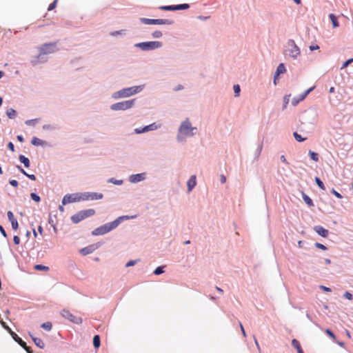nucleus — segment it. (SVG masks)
<instances>
[{
	"instance_id": "nucleus-58",
	"label": "nucleus",
	"mask_w": 353,
	"mask_h": 353,
	"mask_svg": "<svg viewBox=\"0 0 353 353\" xmlns=\"http://www.w3.org/2000/svg\"><path fill=\"white\" fill-rule=\"evenodd\" d=\"M13 241L15 245H19L20 243V239L17 235L14 236Z\"/></svg>"
},
{
	"instance_id": "nucleus-28",
	"label": "nucleus",
	"mask_w": 353,
	"mask_h": 353,
	"mask_svg": "<svg viewBox=\"0 0 353 353\" xmlns=\"http://www.w3.org/2000/svg\"><path fill=\"white\" fill-rule=\"evenodd\" d=\"M262 149H263V143L259 144L258 147L256 149L255 152H254V161H258V159H259V157L261 155Z\"/></svg>"
},
{
	"instance_id": "nucleus-46",
	"label": "nucleus",
	"mask_w": 353,
	"mask_h": 353,
	"mask_svg": "<svg viewBox=\"0 0 353 353\" xmlns=\"http://www.w3.org/2000/svg\"><path fill=\"white\" fill-rule=\"evenodd\" d=\"M233 89H234V96L236 97H239L240 94V92H241V88H240L239 85H238V84L234 85L233 86Z\"/></svg>"
},
{
	"instance_id": "nucleus-7",
	"label": "nucleus",
	"mask_w": 353,
	"mask_h": 353,
	"mask_svg": "<svg viewBox=\"0 0 353 353\" xmlns=\"http://www.w3.org/2000/svg\"><path fill=\"white\" fill-rule=\"evenodd\" d=\"M134 46L143 51H151L161 48L163 46V43L159 41H150L137 43Z\"/></svg>"
},
{
	"instance_id": "nucleus-57",
	"label": "nucleus",
	"mask_w": 353,
	"mask_h": 353,
	"mask_svg": "<svg viewBox=\"0 0 353 353\" xmlns=\"http://www.w3.org/2000/svg\"><path fill=\"white\" fill-rule=\"evenodd\" d=\"M48 223L53 227L54 230L56 231L57 228H56L55 223H54V221L52 220V219L51 218L50 215V219L48 220Z\"/></svg>"
},
{
	"instance_id": "nucleus-61",
	"label": "nucleus",
	"mask_w": 353,
	"mask_h": 353,
	"mask_svg": "<svg viewBox=\"0 0 353 353\" xmlns=\"http://www.w3.org/2000/svg\"><path fill=\"white\" fill-rule=\"evenodd\" d=\"M183 86L181 84H178L176 86L174 87V91H179L183 90Z\"/></svg>"
},
{
	"instance_id": "nucleus-27",
	"label": "nucleus",
	"mask_w": 353,
	"mask_h": 353,
	"mask_svg": "<svg viewBox=\"0 0 353 353\" xmlns=\"http://www.w3.org/2000/svg\"><path fill=\"white\" fill-rule=\"evenodd\" d=\"M302 197L305 203L310 207L314 206V203L311 198L305 194L304 192H302Z\"/></svg>"
},
{
	"instance_id": "nucleus-34",
	"label": "nucleus",
	"mask_w": 353,
	"mask_h": 353,
	"mask_svg": "<svg viewBox=\"0 0 353 353\" xmlns=\"http://www.w3.org/2000/svg\"><path fill=\"white\" fill-rule=\"evenodd\" d=\"M314 180H315V182H316V185H318V187L320 189H321L323 190H324L325 189L324 183H323V181L321 180V179L319 177L316 176Z\"/></svg>"
},
{
	"instance_id": "nucleus-17",
	"label": "nucleus",
	"mask_w": 353,
	"mask_h": 353,
	"mask_svg": "<svg viewBox=\"0 0 353 353\" xmlns=\"http://www.w3.org/2000/svg\"><path fill=\"white\" fill-rule=\"evenodd\" d=\"M286 72V68H285V66L284 65V63H280L277 68H276V70L274 72V83L276 84V78L281 74H283Z\"/></svg>"
},
{
	"instance_id": "nucleus-12",
	"label": "nucleus",
	"mask_w": 353,
	"mask_h": 353,
	"mask_svg": "<svg viewBox=\"0 0 353 353\" xmlns=\"http://www.w3.org/2000/svg\"><path fill=\"white\" fill-rule=\"evenodd\" d=\"M161 125H157L156 123H152L150 125H145L143 128H137L134 130V133L139 134L142 133H145L149 131H154L159 128H160Z\"/></svg>"
},
{
	"instance_id": "nucleus-38",
	"label": "nucleus",
	"mask_w": 353,
	"mask_h": 353,
	"mask_svg": "<svg viewBox=\"0 0 353 353\" xmlns=\"http://www.w3.org/2000/svg\"><path fill=\"white\" fill-rule=\"evenodd\" d=\"M291 95L290 94H286L283 97V110L286 109L288 104L289 103Z\"/></svg>"
},
{
	"instance_id": "nucleus-44",
	"label": "nucleus",
	"mask_w": 353,
	"mask_h": 353,
	"mask_svg": "<svg viewBox=\"0 0 353 353\" xmlns=\"http://www.w3.org/2000/svg\"><path fill=\"white\" fill-rule=\"evenodd\" d=\"M163 36V33L160 30H155L152 33V37L154 39H159Z\"/></svg>"
},
{
	"instance_id": "nucleus-20",
	"label": "nucleus",
	"mask_w": 353,
	"mask_h": 353,
	"mask_svg": "<svg viewBox=\"0 0 353 353\" xmlns=\"http://www.w3.org/2000/svg\"><path fill=\"white\" fill-rule=\"evenodd\" d=\"M28 334L37 347L41 349L44 348L45 344L41 339L34 336L30 332Z\"/></svg>"
},
{
	"instance_id": "nucleus-33",
	"label": "nucleus",
	"mask_w": 353,
	"mask_h": 353,
	"mask_svg": "<svg viewBox=\"0 0 353 353\" xmlns=\"http://www.w3.org/2000/svg\"><path fill=\"white\" fill-rule=\"evenodd\" d=\"M101 341L99 335H95L93 337V345L95 348H98L100 346Z\"/></svg>"
},
{
	"instance_id": "nucleus-25",
	"label": "nucleus",
	"mask_w": 353,
	"mask_h": 353,
	"mask_svg": "<svg viewBox=\"0 0 353 353\" xmlns=\"http://www.w3.org/2000/svg\"><path fill=\"white\" fill-rule=\"evenodd\" d=\"M19 161L21 163H23L26 168H28L30 166V159L28 157H25L24 155L20 154L19 157Z\"/></svg>"
},
{
	"instance_id": "nucleus-54",
	"label": "nucleus",
	"mask_w": 353,
	"mask_h": 353,
	"mask_svg": "<svg viewBox=\"0 0 353 353\" xmlns=\"http://www.w3.org/2000/svg\"><path fill=\"white\" fill-rule=\"evenodd\" d=\"M57 0H54L52 3H51L48 8V10H53L54 8H55L56 6H57Z\"/></svg>"
},
{
	"instance_id": "nucleus-5",
	"label": "nucleus",
	"mask_w": 353,
	"mask_h": 353,
	"mask_svg": "<svg viewBox=\"0 0 353 353\" xmlns=\"http://www.w3.org/2000/svg\"><path fill=\"white\" fill-rule=\"evenodd\" d=\"M285 54L293 60H297L301 56V49L296 44L294 39L288 40Z\"/></svg>"
},
{
	"instance_id": "nucleus-10",
	"label": "nucleus",
	"mask_w": 353,
	"mask_h": 353,
	"mask_svg": "<svg viewBox=\"0 0 353 353\" xmlns=\"http://www.w3.org/2000/svg\"><path fill=\"white\" fill-rule=\"evenodd\" d=\"M61 315L65 319H68L70 322L75 324H81L82 323V319L73 315L70 311L67 310H62L61 311Z\"/></svg>"
},
{
	"instance_id": "nucleus-39",
	"label": "nucleus",
	"mask_w": 353,
	"mask_h": 353,
	"mask_svg": "<svg viewBox=\"0 0 353 353\" xmlns=\"http://www.w3.org/2000/svg\"><path fill=\"white\" fill-rule=\"evenodd\" d=\"M189 8H190V6L188 3L179 4V5L175 6V10H186Z\"/></svg>"
},
{
	"instance_id": "nucleus-23",
	"label": "nucleus",
	"mask_w": 353,
	"mask_h": 353,
	"mask_svg": "<svg viewBox=\"0 0 353 353\" xmlns=\"http://www.w3.org/2000/svg\"><path fill=\"white\" fill-rule=\"evenodd\" d=\"M17 168L18 169V170L20 172H21L23 175L27 176L28 179H31L32 181H35L36 180V176H35L34 174L27 173L26 172V170L21 165H17Z\"/></svg>"
},
{
	"instance_id": "nucleus-55",
	"label": "nucleus",
	"mask_w": 353,
	"mask_h": 353,
	"mask_svg": "<svg viewBox=\"0 0 353 353\" xmlns=\"http://www.w3.org/2000/svg\"><path fill=\"white\" fill-rule=\"evenodd\" d=\"M343 297L348 300H351L353 298L352 294L347 291L343 294Z\"/></svg>"
},
{
	"instance_id": "nucleus-26",
	"label": "nucleus",
	"mask_w": 353,
	"mask_h": 353,
	"mask_svg": "<svg viewBox=\"0 0 353 353\" xmlns=\"http://www.w3.org/2000/svg\"><path fill=\"white\" fill-rule=\"evenodd\" d=\"M81 212L83 214V218L85 219V218L93 216L95 214V210L94 209H88L81 210Z\"/></svg>"
},
{
	"instance_id": "nucleus-29",
	"label": "nucleus",
	"mask_w": 353,
	"mask_h": 353,
	"mask_svg": "<svg viewBox=\"0 0 353 353\" xmlns=\"http://www.w3.org/2000/svg\"><path fill=\"white\" fill-rule=\"evenodd\" d=\"M6 115L8 116V117L9 119H13L16 118V117H17V112L13 108H8L6 110Z\"/></svg>"
},
{
	"instance_id": "nucleus-64",
	"label": "nucleus",
	"mask_w": 353,
	"mask_h": 353,
	"mask_svg": "<svg viewBox=\"0 0 353 353\" xmlns=\"http://www.w3.org/2000/svg\"><path fill=\"white\" fill-rule=\"evenodd\" d=\"M8 147L12 152L14 151V145L12 142H9L8 144Z\"/></svg>"
},
{
	"instance_id": "nucleus-14",
	"label": "nucleus",
	"mask_w": 353,
	"mask_h": 353,
	"mask_svg": "<svg viewBox=\"0 0 353 353\" xmlns=\"http://www.w3.org/2000/svg\"><path fill=\"white\" fill-rule=\"evenodd\" d=\"M314 89V87H312L307 90H306L305 91H304L303 93L300 94L299 96L297 97H294L292 100V105L293 106H296L297 105L299 102L302 101L303 100H304L306 97Z\"/></svg>"
},
{
	"instance_id": "nucleus-35",
	"label": "nucleus",
	"mask_w": 353,
	"mask_h": 353,
	"mask_svg": "<svg viewBox=\"0 0 353 353\" xmlns=\"http://www.w3.org/2000/svg\"><path fill=\"white\" fill-rule=\"evenodd\" d=\"M39 121L38 119L26 120L25 124L28 126H34Z\"/></svg>"
},
{
	"instance_id": "nucleus-4",
	"label": "nucleus",
	"mask_w": 353,
	"mask_h": 353,
	"mask_svg": "<svg viewBox=\"0 0 353 353\" xmlns=\"http://www.w3.org/2000/svg\"><path fill=\"white\" fill-rule=\"evenodd\" d=\"M144 88V85H134L128 88H122L113 92L111 98L117 100L119 99L128 98L141 92Z\"/></svg>"
},
{
	"instance_id": "nucleus-19",
	"label": "nucleus",
	"mask_w": 353,
	"mask_h": 353,
	"mask_svg": "<svg viewBox=\"0 0 353 353\" xmlns=\"http://www.w3.org/2000/svg\"><path fill=\"white\" fill-rule=\"evenodd\" d=\"M314 231L321 236L322 237H327L329 234V231L326 229H325L321 225H316L314 228Z\"/></svg>"
},
{
	"instance_id": "nucleus-47",
	"label": "nucleus",
	"mask_w": 353,
	"mask_h": 353,
	"mask_svg": "<svg viewBox=\"0 0 353 353\" xmlns=\"http://www.w3.org/2000/svg\"><path fill=\"white\" fill-rule=\"evenodd\" d=\"M353 62V57L344 61L342 64L341 69H344L347 67L350 63Z\"/></svg>"
},
{
	"instance_id": "nucleus-50",
	"label": "nucleus",
	"mask_w": 353,
	"mask_h": 353,
	"mask_svg": "<svg viewBox=\"0 0 353 353\" xmlns=\"http://www.w3.org/2000/svg\"><path fill=\"white\" fill-rule=\"evenodd\" d=\"M34 268L37 270H48L49 269L48 267L44 266L43 265H36Z\"/></svg>"
},
{
	"instance_id": "nucleus-22",
	"label": "nucleus",
	"mask_w": 353,
	"mask_h": 353,
	"mask_svg": "<svg viewBox=\"0 0 353 353\" xmlns=\"http://www.w3.org/2000/svg\"><path fill=\"white\" fill-rule=\"evenodd\" d=\"M31 143L35 146H45L47 145V143L45 141H43L36 137H34L32 139Z\"/></svg>"
},
{
	"instance_id": "nucleus-51",
	"label": "nucleus",
	"mask_w": 353,
	"mask_h": 353,
	"mask_svg": "<svg viewBox=\"0 0 353 353\" xmlns=\"http://www.w3.org/2000/svg\"><path fill=\"white\" fill-rule=\"evenodd\" d=\"M331 192L338 199H342V195L338 192L334 188H332Z\"/></svg>"
},
{
	"instance_id": "nucleus-37",
	"label": "nucleus",
	"mask_w": 353,
	"mask_h": 353,
	"mask_svg": "<svg viewBox=\"0 0 353 353\" xmlns=\"http://www.w3.org/2000/svg\"><path fill=\"white\" fill-rule=\"evenodd\" d=\"M309 154L311 159H312L314 161L316 162L319 161V154L316 152L309 150Z\"/></svg>"
},
{
	"instance_id": "nucleus-45",
	"label": "nucleus",
	"mask_w": 353,
	"mask_h": 353,
	"mask_svg": "<svg viewBox=\"0 0 353 353\" xmlns=\"http://www.w3.org/2000/svg\"><path fill=\"white\" fill-rule=\"evenodd\" d=\"M293 136L294 137V139L298 141V142H302V141H304L306 138H303L299 134H298L296 132H294L293 133Z\"/></svg>"
},
{
	"instance_id": "nucleus-56",
	"label": "nucleus",
	"mask_w": 353,
	"mask_h": 353,
	"mask_svg": "<svg viewBox=\"0 0 353 353\" xmlns=\"http://www.w3.org/2000/svg\"><path fill=\"white\" fill-rule=\"evenodd\" d=\"M9 183H10V184L12 186H13V187H14V188H17V187H18V185H19V183H18V181H17V180H15V179H12V180H10Z\"/></svg>"
},
{
	"instance_id": "nucleus-9",
	"label": "nucleus",
	"mask_w": 353,
	"mask_h": 353,
	"mask_svg": "<svg viewBox=\"0 0 353 353\" xmlns=\"http://www.w3.org/2000/svg\"><path fill=\"white\" fill-rule=\"evenodd\" d=\"M103 197V194L102 193L99 192H81V201H94V200H100Z\"/></svg>"
},
{
	"instance_id": "nucleus-8",
	"label": "nucleus",
	"mask_w": 353,
	"mask_h": 353,
	"mask_svg": "<svg viewBox=\"0 0 353 353\" xmlns=\"http://www.w3.org/2000/svg\"><path fill=\"white\" fill-rule=\"evenodd\" d=\"M140 21L146 25H172L174 21L168 19L140 18Z\"/></svg>"
},
{
	"instance_id": "nucleus-2",
	"label": "nucleus",
	"mask_w": 353,
	"mask_h": 353,
	"mask_svg": "<svg viewBox=\"0 0 353 353\" xmlns=\"http://www.w3.org/2000/svg\"><path fill=\"white\" fill-rule=\"evenodd\" d=\"M198 129L196 126H193L189 118L183 120L178 128L176 134V141L179 143L186 141L188 138H191L196 135Z\"/></svg>"
},
{
	"instance_id": "nucleus-18",
	"label": "nucleus",
	"mask_w": 353,
	"mask_h": 353,
	"mask_svg": "<svg viewBox=\"0 0 353 353\" xmlns=\"http://www.w3.org/2000/svg\"><path fill=\"white\" fill-rule=\"evenodd\" d=\"M196 185V176L192 175L190 179L187 181V187L188 192H192V190Z\"/></svg>"
},
{
	"instance_id": "nucleus-1",
	"label": "nucleus",
	"mask_w": 353,
	"mask_h": 353,
	"mask_svg": "<svg viewBox=\"0 0 353 353\" xmlns=\"http://www.w3.org/2000/svg\"><path fill=\"white\" fill-rule=\"evenodd\" d=\"M38 54L32 56L30 62L32 66L44 63L48 60V55L57 50L56 43H44L37 48Z\"/></svg>"
},
{
	"instance_id": "nucleus-41",
	"label": "nucleus",
	"mask_w": 353,
	"mask_h": 353,
	"mask_svg": "<svg viewBox=\"0 0 353 353\" xmlns=\"http://www.w3.org/2000/svg\"><path fill=\"white\" fill-rule=\"evenodd\" d=\"M161 10L174 11L175 10V6H163L160 7Z\"/></svg>"
},
{
	"instance_id": "nucleus-49",
	"label": "nucleus",
	"mask_w": 353,
	"mask_h": 353,
	"mask_svg": "<svg viewBox=\"0 0 353 353\" xmlns=\"http://www.w3.org/2000/svg\"><path fill=\"white\" fill-rule=\"evenodd\" d=\"M325 333L329 336H330L333 340L334 341H335V339H336V336L334 335V334L333 333V332L330 330V329H326L325 330Z\"/></svg>"
},
{
	"instance_id": "nucleus-3",
	"label": "nucleus",
	"mask_w": 353,
	"mask_h": 353,
	"mask_svg": "<svg viewBox=\"0 0 353 353\" xmlns=\"http://www.w3.org/2000/svg\"><path fill=\"white\" fill-rule=\"evenodd\" d=\"M131 218L132 219L134 218V216H129L127 215L119 216L113 221L103 224L92 230V235L99 236L105 234L110 232V231L113 230L114 229L117 228L122 221L125 220H128Z\"/></svg>"
},
{
	"instance_id": "nucleus-31",
	"label": "nucleus",
	"mask_w": 353,
	"mask_h": 353,
	"mask_svg": "<svg viewBox=\"0 0 353 353\" xmlns=\"http://www.w3.org/2000/svg\"><path fill=\"white\" fill-rule=\"evenodd\" d=\"M292 345L294 347H295L297 350L298 353H303L300 343L296 339H293L292 341Z\"/></svg>"
},
{
	"instance_id": "nucleus-16",
	"label": "nucleus",
	"mask_w": 353,
	"mask_h": 353,
	"mask_svg": "<svg viewBox=\"0 0 353 353\" xmlns=\"http://www.w3.org/2000/svg\"><path fill=\"white\" fill-rule=\"evenodd\" d=\"M7 216H8L9 221L11 223L12 228L14 230H17L18 229V227H19V223H18V221H17V219H15L14 217L12 212L8 211L7 212Z\"/></svg>"
},
{
	"instance_id": "nucleus-40",
	"label": "nucleus",
	"mask_w": 353,
	"mask_h": 353,
	"mask_svg": "<svg viewBox=\"0 0 353 353\" xmlns=\"http://www.w3.org/2000/svg\"><path fill=\"white\" fill-rule=\"evenodd\" d=\"M165 266H159L153 272L155 275H160L164 272Z\"/></svg>"
},
{
	"instance_id": "nucleus-63",
	"label": "nucleus",
	"mask_w": 353,
	"mask_h": 353,
	"mask_svg": "<svg viewBox=\"0 0 353 353\" xmlns=\"http://www.w3.org/2000/svg\"><path fill=\"white\" fill-rule=\"evenodd\" d=\"M320 288L322 289L323 291L326 292H330L331 289L328 287L324 286V285H320Z\"/></svg>"
},
{
	"instance_id": "nucleus-53",
	"label": "nucleus",
	"mask_w": 353,
	"mask_h": 353,
	"mask_svg": "<svg viewBox=\"0 0 353 353\" xmlns=\"http://www.w3.org/2000/svg\"><path fill=\"white\" fill-rule=\"evenodd\" d=\"M137 262V260H130L126 264H125V267L126 268H128V267H131V266H133Z\"/></svg>"
},
{
	"instance_id": "nucleus-42",
	"label": "nucleus",
	"mask_w": 353,
	"mask_h": 353,
	"mask_svg": "<svg viewBox=\"0 0 353 353\" xmlns=\"http://www.w3.org/2000/svg\"><path fill=\"white\" fill-rule=\"evenodd\" d=\"M30 197L34 201L37 203H39L41 201V197L35 192H32L30 194Z\"/></svg>"
},
{
	"instance_id": "nucleus-21",
	"label": "nucleus",
	"mask_w": 353,
	"mask_h": 353,
	"mask_svg": "<svg viewBox=\"0 0 353 353\" xmlns=\"http://www.w3.org/2000/svg\"><path fill=\"white\" fill-rule=\"evenodd\" d=\"M84 219L83 218V214H81V211L78 212L77 213L73 214L71 216V221L74 223H78Z\"/></svg>"
},
{
	"instance_id": "nucleus-13",
	"label": "nucleus",
	"mask_w": 353,
	"mask_h": 353,
	"mask_svg": "<svg viewBox=\"0 0 353 353\" xmlns=\"http://www.w3.org/2000/svg\"><path fill=\"white\" fill-rule=\"evenodd\" d=\"M146 178L147 173L141 172L130 175L128 177V180L130 183L134 184L145 181Z\"/></svg>"
},
{
	"instance_id": "nucleus-48",
	"label": "nucleus",
	"mask_w": 353,
	"mask_h": 353,
	"mask_svg": "<svg viewBox=\"0 0 353 353\" xmlns=\"http://www.w3.org/2000/svg\"><path fill=\"white\" fill-rule=\"evenodd\" d=\"M314 245L316 248L321 249L322 250H324V251L327 250V248L325 245H324L323 244L320 243H315Z\"/></svg>"
},
{
	"instance_id": "nucleus-59",
	"label": "nucleus",
	"mask_w": 353,
	"mask_h": 353,
	"mask_svg": "<svg viewBox=\"0 0 353 353\" xmlns=\"http://www.w3.org/2000/svg\"><path fill=\"white\" fill-rule=\"evenodd\" d=\"M305 243L304 241H298V246H299V248H304V249H307V247H305V246H304Z\"/></svg>"
},
{
	"instance_id": "nucleus-43",
	"label": "nucleus",
	"mask_w": 353,
	"mask_h": 353,
	"mask_svg": "<svg viewBox=\"0 0 353 353\" xmlns=\"http://www.w3.org/2000/svg\"><path fill=\"white\" fill-rule=\"evenodd\" d=\"M41 327L47 331H50L52 329V323L50 322L43 323Z\"/></svg>"
},
{
	"instance_id": "nucleus-60",
	"label": "nucleus",
	"mask_w": 353,
	"mask_h": 353,
	"mask_svg": "<svg viewBox=\"0 0 353 353\" xmlns=\"http://www.w3.org/2000/svg\"><path fill=\"white\" fill-rule=\"evenodd\" d=\"M309 49L311 51L317 50L319 49V46L318 45H311L310 46Z\"/></svg>"
},
{
	"instance_id": "nucleus-24",
	"label": "nucleus",
	"mask_w": 353,
	"mask_h": 353,
	"mask_svg": "<svg viewBox=\"0 0 353 353\" xmlns=\"http://www.w3.org/2000/svg\"><path fill=\"white\" fill-rule=\"evenodd\" d=\"M12 338L23 348H25L26 343L14 333H11Z\"/></svg>"
},
{
	"instance_id": "nucleus-36",
	"label": "nucleus",
	"mask_w": 353,
	"mask_h": 353,
	"mask_svg": "<svg viewBox=\"0 0 353 353\" xmlns=\"http://www.w3.org/2000/svg\"><path fill=\"white\" fill-rule=\"evenodd\" d=\"M110 34L112 37H117L119 35H124L125 34V30H116L112 31L110 33Z\"/></svg>"
},
{
	"instance_id": "nucleus-6",
	"label": "nucleus",
	"mask_w": 353,
	"mask_h": 353,
	"mask_svg": "<svg viewBox=\"0 0 353 353\" xmlns=\"http://www.w3.org/2000/svg\"><path fill=\"white\" fill-rule=\"evenodd\" d=\"M135 103V99L117 102L110 105V110L112 111H125L132 108Z\"/></svg>"
},
{
	"instance_id": "nucleus-11",
	"label": "nucleus",
	"mask_w": 353,
	"mask_h": 353,
	"mask_svg": "<svg viewBox=\"0 0 353 353\" xmlns=\"http://www.w3.org/2000/svg\"><path fill=\"white\" fill-rule=\"evenodd\" d=\"M81 201V192L68 194H65L62 199V204L66 205L68 203H75Z\"/></svg>"
},
{
	"instance_id": "nucleus-32",
	"label": "nucleus",
	"mask_w": 353,
	"mask_h": 353,
	"mask_svg": "<svg viewBox=\"0 0 353 353\" xmlns=\"http://www.w3.org/2000/svg\"><path fill=\"white\" fill-rule=\"evenodd\" d=\"M108 183H112L116 185H121L123 184V181L122 179H116L114 178H110L108 180Z\"/></svg>"
},
{
	"instance_id": "nucleus-52",
	"label": "nucleus",
	"mask_w": 353,
	"mask_h": 353,
	"mask_svg": "<svg viewBox=\"0 0 353 353\" xmlns=\"http://www.w3.org/2000/svg\"><path fill=\"white\" fill-rule=\"evenodd\" d=\"M306 317L307 319H309L314 325H316V327H319L320 325H319L318 323H316V321H314L310 316V314L307 313L306 314Z\"/></svg>"
},
{
	"instance_id": "nucleus-30",
	"label": "nucleus",
	"mask_w": 353,
	"mask_h": 353,
	"mask_svg": "<svg viewBox=\"0 0 353 353\" xmlns=\"http://www.w3.org/2000/svg\"><path fill=\"white\" fill-rule=\"evenodd\" d=\"M329 18L330 19V20L332 21L333 28H336L339 27V24L338 22L337 18L334 14H330Z\"/></svg>"
},
{
	"instance_id": "nucleus-15",
	"label": "nucleus",
	"mask_w": 353,
	"mask_h": 353,
	"mask_svg": "<svg viewBox=\"0 0 353 353\" xmlns=\"http://www.w3.org/2000/svg\"><path fill=\"white\" fill-rule=\"evenodd\" d=\"M99 246L100 244L99 243L89 245L88 246H86L81 249L80 253L84 256L90 254L94 252L97 249H98Z\"/></svg>"
},
{
	"instance_id": "nucleus-62",
	"label": "nucleus",
	"mask_w": 353,
	"mask_h": 353,
	"mask_svg": "<svg viewBox=\"0 0 353 353\" xmlns=\"http://www.w3.org/2000/svg\"><path fill=\"white\" fill-rule=\"evenodd\" d=\"M0 232L4 236L7 237V234L2 225H0Z\"/></svg>"
}]
</instances>
